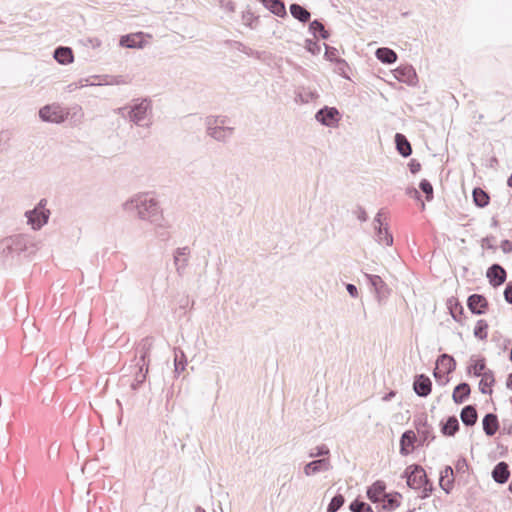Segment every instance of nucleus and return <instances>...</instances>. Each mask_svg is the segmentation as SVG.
Segmentation results:
<instances>
[{
	"label": "nucleus",
	"instance_id": "obj_63",
	"mask_svg": "<svg viewBox=\"0 0 512 512\" xmlns=\"http://www.w3.org/2000/svg\"><path fill=\"white\" fill-rule=\"evenodd\" d=\"M507 184H508V186H509V187H511V188H512V174H511V175H510V177L508 178V180H507Z\"/></svg>",
	"mask_w": 512,
	"mask_h": 512
},
{
	"label": "nucleus",
	"instance_id": "obj_61",
	"mask_svg": "<svg viewBox=\"0 0 512 512\" xmlns=\"http://www.w3.org/2000/svg\"><path fill=\"white\" fill-rule=\"evenodd\" d=\"M394 395H395V392L391 391L390 393H388V394L384 397V400H390Z\"/></svg>",
	"mask_w": 512,
	"mask_h": 512
},
{
	"label": "nucleus",
	"instance_id": "obj_15",
	"mask_svg": "<svg viewBox=\"0 0 512 512\" xmlns=\"http://www.w3.org/2000/svg\"><path fill=\"white\" fill-rule=\"evenodd\" d=\"M487 278L492 286L497 287L506 281V271L499 264L491 265L486 273Z\"/></svg>",
	"mask_w": 512,
	"mask_h": 512
},
{
	"label": "nucleus",
	"instance_id": "obj_2",
	"mask_svg": "<svg viewBox=\"0 0 512 512\" xmlns=\"http://www.w3.org/2000/svg\"><path fill=\"white\" fill-rule=\"evenodd\" d=\"M116 113L138 126L148 127L150 123L144 121L152 113L151 101L146 98L134 100L133 104L118 108Z\"/></svg>",
	"mask_w": 512,
	"mask_h": 512
},
{
	"label": "nucleus",
	"instance_id": "obj_48",
	"mask_svg": "<svg viewBox=\"0 0 512 512\" xmlns=\"http://www.w3.org/2000/svg\"><path fill=\"white\" fill-rule=\"evenodd\" d=\"M306 49L312 54H318L320 52L319 44L311 39L306 40Z\"/></svg>",
	"mask_w": 512,
	"mask_h": 512
},
{
	"label": "nucleus",
	"instance_id": "obj_26",
	"mask_svg": "<svg viewBox=\"0 0 512 512\" xmlns=\"http://www.w3.org/2000/svg\"><path fill=\"white\" fill-rule=\"evenodd\" d=\"M470 386L466 382L459 383L453 390L452 399L456 404H462L469 397Z\"/></svg>",
	"mask_w": 512,
	"mask_h": 512
},
{
	"label": "nucleus",
	"instance_id": "obj_30",
	"mask_svg": "<svg viewBox=\"0 0 512 512\" xmlns=\"http://www.w3.org/2000/svg\"><path fill=\"white\" fill-rule=\"evenodd\" d=\"M290 13L295 19L302 23L308 22L311 17L310 12L305 7L297 3H293L290 5Z\"/></svg>",
	"mask_w": 512,
	"mask_h": 512
},
{
	"label": "nucleus",
	"instance_id": "obj_62",
	"mask_svg": "<svg viewBox=\"0 0 512 512\" xmlns=\"http://www.w3.org/2000/svg\"><path fill=\"white\" fill-rule=\"evenodd\" d=\"M14 475H15V477L21 476L22 475L21 469H16L14 472Z\"/></svg>",
	"mask_w": 512,
	"mask_h": 512
},
{
	"label": "nucleus",
	"instance_id": "obj_43",
	"mask_svg": "<svg viewBox=\"0 0 512 512\" xmlns=\"http://www.w3.org/2000/svg\"><path fill=\"white\" fill-rule=\"evenodd\" d=\"M349 508L352 512H374L368 503L357 499L351 502Z\"/></svg>",
	"mask_w": 512,
	"mask_h": 512
},
{
	"label": "nucleus",
	"instance_id": "obj_8",
	"mask_svg": "<svg viewBox=\"0 0 512 512\" xmlns=\"http://www.w3.org/2000/svg\"><path fill=\"white\" fill-rule=\"evenodd\" d=\"M436 365L437 366L433 372L435 379L438 382H442V384H446L449 379L445 378V375H448L455 370V359L448 354H442L438 357Z\"/></svg>",
	"mask_w": 512,
	"mask_h": 512
},
{
	"label": "nucleus",
	"instance_id": "obj_47",
	"mask_svg": "<svg viewBox=\"0 0 512 512\" xmlns=\"http://www.w3.org/2000/svg\"><path fill=\"white\" fill-rule=\"evenodd\" d=\"M298 97L300 98L301 102L308 103L318 97L317 93L306 88H302L299 93Z\"/></svg>",
	"mask_w": 512,
	"mask_h": 512
},
{
	"label": "nucleus",
	"instance_id": "obj_1",
	"mask_svg": "<svg viewBox=\"0 0 512 512\" xmlns=\"http://www.w3.org/2000/svg\"><path fill=\"white\" fill-rule=\"evenodd\" d=\"M127 213L136 212L139 219L148 221L159 228H169L168 221L164 218L162 209L156 198L148 193H138L122 204Z\"/></svg>",
	"mask_w": 512,
	"mask_h": 512
},
{
	"label": "nucleus",
	"instance_id": "obj_17",
	"mask_svg": "<svg viewBox=\"0 0 512 512\" xmlns=\"http://www.w3.org/2000/svg\"><path fill=\"white\" fill-rule=\"evenodd\" d=\"M386 494V484L382 480L375 481L367 488V498L373 503H379Z\"/></svg>",
	"mask_w": 512,
	"mask_h": 512
},
{
	"label": "nucleus",
	"instance_id": "obj_54",
	"mask_svg": "<svg viewBox=\"0 0 512 512\" xmlns=\"http://www.w3.org/2000/svg\"><path fill=\"white\" fill-rule=\"evenodd\" d=\"M406 194H407L408 196L412 197V198L417 199V200H419V199H420V197H421V195H420L419 191H418L416 188H414V187H408V188L406 189Z\"/></svg>",
	"mask_w": 512,
	"mask_h": 512
},
{
	"label": "nucleus",
	"instance_id": "obj_36",
	"mask_svg": "<svg viewBox=\"0 0 512 512\" xmlns=\"http://www.w3.org/2000/svg\"><path fill=\"white\" fill-rule=\"evenodd\" d=\"M309 31L314 35V37H320L322 39H327L329 37V32L319 20H313L310 22Z\"/></svg>",
	"mask_w": 512,
	"mask_h": 512
},
{
	"label": "nucleus",
	"instance_id": "obj_55",
	"mask_svg": "<svg viewBox=\"0 0 512 512\" xmlns=\"http://www.w3.org/2000/svg\"><path fill=\"white\" fill-rule=\"evenodd\" d=\"M346 290L351 297H353V298L358 297V289L354 284H351V283L347 284Z\"/></svg>",
	"mask_w": 512,
	"mask_h": 512
},
{
	"label": "nucleus",
	"instance_id": "obj_11",
	"mask_svg": "<svg viewBox=\"0 0 512 512\" xmlns=\"http://www.w3.org/2000/svg\"><path fill=\"white\" fill-rule=\"evenodd\" d=\"M190 256V248L188 246L177 248L174 252V265L177 274L182 277L188 266Z\"/></svg>",
	"mask_w": 512,
	"mask_h": 512
},
{
	"label": "nucleus",
	"instance_id": "obj_31",
	"mask_svg": "<svg viewBox=\"0 0 512 512\" xmlns=\"http://www.w3.org/2000/svg\"><path fill=\"white\" fill-rule=\"evenodd\" d=\"M416 430L421 437L423 442H429L430 440L434 439V436L432 435V429L427 424L426 418L419 419L416 423Z\"/></svg>",
	"mask_w": 512,
	"mask_h": 512
},
{
	"label": "nucleus",
	"instance_id": "obj_58",
	"mask_svg": "<svg viewBox=\"0 0 512 512\" xmlns=\"http://www.w3.org/2000/svg\"><path fill=\"white\" fill-rule=\"evenodd\" d=\"M457 471H463L465 468H467V462L465 459H459L455 465Z\"/></svg>",
	"mask_w": 512,
	"mask_h": 512
},
{
	"label": "nucleus",
	"instance_id": "obj_27",
	"mask_svg": "<svg viewBox=\"0 0 512 512\" xmlns=\"http://www.w3.org/2000/svg\"><path fill=\"white\" fill-rule=\"evenodd\" d=\"M396 149L403 157H409L412 154V147L406 136L401 133L395 135Z\"/></svg>",
	"mask_w": 512,
	"mask_h": 512
},
{
	"label": "nucleus",
	"instance_id": "obj_45",
	"mask_svg": "<svg viewBox=\"0 0 512 512\" xmlns=\"http://www.w3.org/2000/svg\"><path fill=\"white\" fill-rule=\"evenodd\" d=\"M345 498L341 494L335 495L327 507V512H337L344 504Z\"/></svg>",
	"mask_w": 512,
	"mask_h": 512
},
{
	"label": "nucleus",
	"instance_id": "obj_7",
	"mask_svg": "<svg viewBox=\"0 0 512 512\" xmlns=\"http://www.w3.org/2000/svg\"><path fill=\"white\" fill-rule=\"evenodd\" d=\"M67 116L68 112L56 103L45 105L39 110V118L43 122L60 124Z\"/></svg>",
	"mask_w": 512,
	"mask_h": 512
},
{
	"label": "nucleus",
	"instance_id": "obj_41",
	"mask_svg": "<svg viewBox=\"0 0 512 512\" xmlns=\"http://www.w3.org/2000/svg\"><path fill=\"white\" fill-rule=\"evenodd\" d=\"M487 330L488 323L485 320L480 319L477 321L473 333L476 338L485 340L488 336Z\"/></svg>",
	"mask_w": 512,
	"mask_h": 512
},
{
	"label": "nucleus",
	"instance_id": "obj_59",
	"mask_svg": "<svg viewBox=\"0 0 512 512\" xmlns=\"http://www.w3.org/2000/svg\"><path fill=\"white\" fill-rule=\"evenodd\" d=\"M506 387L512 390V372L508 375L506 379Z\"/></svg>",
	"mask_w": 512,
	"mask_h": 512
},
{
	"label": "nucleus",
	"instance_id": "obj_56",
	"mask_svg": "<svg viewBox=\"0 0 512 512\" xmlns=\"http://www.w3.org/2000/svg\"><path fill=\"white\" fill-rule=\"evenodd\" d=\"M167 229H168V228H159V227L155 226L156 234H157V236H158V237H160L162 240H166V239L168 238Z\"/></svg>",
	"mask_w": 512,
	"mask_h": 512
},
{
	"label": "nucleus",
	"instance_id": "obj_16",
	"mask_svg": "<svg viewBox=\"0 0 512 512\" xmlns=\"http://www.w3.org/2000/svg\"><path fill=\"white\" fill-rule=\"evenodd\" d=\"M395 78L403 83L410 86H414L417 83V74L412 66H401L395 70Z\"/></svg>",
	"mask_w": 512,
	"mask_h": 512
},
{
	"label": "nucleus",
	"instance_id": "obj_60",
	"mask_svg": "<svg viewBox=\"0 0 512 512\" xmlns=\"http://www.w3.org/2000/svg\"><path fill=\"white\" fill-rule=\"evenodd\" d=\"M498 224H499L498 220L495 217H493L492 221H491V226L496 228V227H498Z\"/></svg>",
	"mask_w": 512,
	"mask_h": 512
},
{
	"label": "nucleus",
	"instance_id": "obj_32",
	"mask_svg": "<svg viewBox=\"0 0 512 512\" xmlns=\"http://www.w3.org/2000/svg\"><path fill=\"white\" fill-rule=\"evenodd\" d=\"M375 55L377 59L384 64H392L397 60L395 51L387 47L378 48Z\"/></svg>",
	"mask_w": 512,
	"mask_h": 512
},
{
	"label": "nucleus",
	"instance_id": "obj_19",
	"mask_svg": "<svg viewBox=\"0 0 512 512\" xmlns=\"http://www.w3.org/2000/svg\"><path fill=\"white\" fill-rule=\"evenodd\" d=\"M152 345V339L149 337H146L139 342L136 348V353L139 354L140 357L136 363L148 366V361L146 359L149 356Z\"/></svg>",
	"mask_w": 512,
	"mask_h": 512
},
{
	"label": "nucleus",
	"instance_id": "obj_6",
	"mask_svg": "<svg viewBox=\"0 0 512 512\" xmlns=\"http://www.w3.org/2000/svg\"><path fill=\"white\" fill-rule=\"evenodd\" d=\"M47 200L41 199L38 204L32 209L25 212L27 222L31 225L32 229H41L49 220L50 211L46 209Z\"/></svg>",
	"mask_w": 512,
	"mask_h": 512
},
{
	"label": "nucleus",
	"instance_id": "obj_42",
	"mask_svg": "<svg viewBox=\"0 0 512 512\" xmlns=\"http://www.w3.org/2000/svg\"><path fill=\"white\" fill-rule=\"evenodd\" d=\"M325 46V57L330 61H336L339 66H346V62L343 59L337 58V49L324 44Z\"/></svg>",
	"mask_w": 512,
	"mask_h": 512
},
{
	"label": "nucleus",
	"instance_id": "obj_52",
	"mask_svg": "<svg viewBox=\"0 0 512 512\" xmlns=\"http://www.w3.org/2000/svg\"><path fill=\"white\" fill-rule=\"evenodd\" d=\"M408 167L412 174H416L421 170V164L415 159L410 160Z\"/></svg>",
	"mask_w": 512,
	"mask_h": 512
},
{
	"label": "nucleus",
	"instance_id": "obj_37",
	"mask_svg": "<svg viewBox=\"0 0 512 512\" xmlns=\"http://www.w3.org/2000/svg\"><path fill=\"white\" fill-rule=\"evenodd\" d=\"M136 367L138 368V370L135 373L134 381L131 384V388L133 390H137L139 386L145 381L148 372V366L136 363Z\"/></svg>",
	"mask_w": 512,
	"mask_h": 512
},
{
	"label": "nucleus",
	"instance_id": "obj_12",
	"mask_svg": "<svg viewBox=\"0 0 512 512\" xmlns=\"http://www.w3.org/2000/svg\"><path fill=\"white\" fill-rule=\"evenodd\" d=\"M467 306L471 313L475 315H482L487 310L488 301L481 294H472L467 299Z\"/></svg>",
	"mask_w": 512,
	"mask_h": 512
},
{
	"label": "nucleus",
	"instance_id": "obj_24",
	"mask_svg": "<svg viewBox=\"0 0 512 512\" xmlns=\"http://www.w3.org/2000/svg\"><path fill=\"white\" fill-rule=\"evenodd\" d=\"M460 418L462 423L468 427L475 425L478 419L476 407L474 405H466L463 407Z\"/></svg>",
	"mask_w": 512,
	"mask_h": 512
},
{
	"label": "nucleus",
	"instance_id": "obj_13",
	"mask_svg": "<svg viewBox=\"0 0 512 512\" xmlns=\"http://www.w3.org/2000/svg\"><path fill=\"white\" fill-rule=\"evenodd\" d=\"M432 382L429 377L424 374L415 376L413 382V390L419 397H427L431 393Z\"/></svg>",
	"mask_w": 512,
	"mask_h": 512
},
{
	"label": "nucleus",
	"instance_id": "obj_40",
	"mask_svg": "<svg viewBox=\"0 0 512 512\" xmlns=\"http://www.w3.org/2000/svg\"><path fill=\"white\" fill-rule=\"evenodd\" d=\"M448 308L450 310V314L455 321L460 322V316L463 314V306L455 299H450L448 301Z\"/></svg>",
	"mask_w": 512,
	"mask_h": 512
},
{
	"label": "nucleus",
	"instance_id": "obj_35",
	"mask_svg": "<svg viewBox=\"0 0 512 512\" xmlns=\"http://www.w3.org/2000/svg\"><path fill=\"white\" fill-rule=\"evenodd\" d=\"M187 365V360L184 352L180 349L175 350V358H174V373L176 376H179L181 372L185 370Z\"/></svg>",
	"mask_w": 512,
	"mask_h": 512
},
{
	"label": "nucleus",
	"instance_id": "obj_9",
	"mask_svg": "<svg viewBox=\"0 0 512 512\" xmlns=\"http://www.w3.org/2000/svg\"><path fill=\"white\" fill-rule=\"evenodd\" d=\"M340 113L337 108L324 106L315 114V119L326 127H335L340 121Z\"/></svg>",
	"mask_w": 512,
	"mask_h": 512
},
{
	"label": "nucleus",
	"instance_id": "obj_23",
	"mask_svg": "<svg viewBox=\"0 0 512 512\" xmlns=\"http://www.w3.org/2000/svg\"><path fill=\"white\" fill-rule=\"evenodd\" d=\"M454 473L451 466H445L440 472L439 485L446 492L449 493L453 488Z\"/></svg>",
	"mask_w": 512,
	"mask_h": 512
},
{
	"label": "nucleus",
	"instance_id": "obj_44",
	"mask_svg": "<svg viewBox=\"0 0 512 512\" xmlns=\"http://www.w3.org/2000/svg\"><path fill=\"white\" fill-rule=\"evenodd\" d=\"M419 189L425 194L427 201H431L434 197L433 186L427 179H422L419 183Z\"/></svg>",
	"mask_w": 512,
	"mask_h": 512
},
{
	"label": "nucleus",
	"instance_id": "obj_39",
	"mask_svg": "<svg viewBox=\"0 0 512 512\" xmlns=\"http://www.w3.org/2000/svg\"><path fill=\"white\" fill-rule=\"evenodd\" d=\"M486 371V363L484 358L475 360L474 363L468 366V373L473 374L476 377L482 376Z\"/></svg>",
	"mask_w": 512,
	"mask_h": 512
},
{
	"label": "nucleus",
	"instance_id": "obj_4",
	"mask_svg": "<svg viewBox=\"0 0 512 512\" xmlns=\"http://www.w3.org/2000/svg\"><path fill=\"white\" fill-rule=\"evenodd\" d=\"M225 117L210 116L206 118V133L218 142L226 143L232 137L234 128L224 126Z\"/></svg>",
	"mask_w": 512,
	"mask_h": 512
},
{
	"label": "nucleus",
	"instance_id": "obj_57",
	"mask_svg": "<svg viewBox=\"0 0 512 512\" xmlns=\"http://www.w3.org/2000/svg\"><path fill=\"white\" fill-rule=\"evenodd\" d=\"M501 248L504 253H510L512 251V243L509 240H504L501 244Z\"/></svg>",
	"mask_w": 512,
	"mask_h": 512
},
{
	"label": "nucleus",
	"instance_id": "obj_46",
	"mask_svg": "<svg viewBox=\"0 0 512 512\" xmlns=\"http://www.w3.org/2000/svg\"><path fill=\"white\" fill-rule=\"evenodd\" d=\"M329 454H330V450L324 444L316 446L315 448H312L309 451V457H311V458L323 457V456H327Z\"/></svg>",
	"mask_w": 512,
	"mask_h": 512
},
{
	"label": "nucleus",
	"instance_id": "obj_64",
	"mask_svg": "<svg viewBox=\"0 0 512 512\" xmlns=\"http://www.w3.org/2000/svg\"><path fill=\"white\" fill-rule=\"evenodd\" d=\"M195 512H206L204 509H202L201 507H197L195 509Z\"/></svg>",
	"mask_w": 512,
	"mask_h": 512
},
{
	"label": "nucleus",
	"instance_id": "obj_29",
	"mask_svg": "<svg viewBox=\"0 0 512 512\" xmlns=\"http://www.w3.org/2000/svg\"><path fill=\"white\" fill-rule=\"evenodd\" d=\"M481 380L479 382V390L482 394H492L491 386L495 383L494 372L488 369L481 376Z\"/></svg>",
	"mask_w": 512,
	"mask_h": 512
},
{
	"label": "nucleus",
	"instance_id": "obj_51",
	"mask_svg": "<svg viewBox=\"0 0 512 512\" xmlns=\"http://www.w3.org/2000/svg\"><path fill=\"white\" fill-rule=\"evenodd\" d=\"M127 82L123 79L122 76H114L110 77V80H106L104 82L105 85H122L126 84Z\"/></svg>",
	"mask_w": 512,
	"mask_h": 512
},
{
	"label": "nucleus",
	"instance_id": "obj_33",
	"mask_svg": "<svg viewBox=\"0 0 512 512\" xmlns=\"http://www.w3.org/2000/svg\"><path fill=\"white\" fill-rule=\"evenodd\" d=\"M473 202L479 208H484L489 204V194L482 188H474L472 192Z\"/></svg>",
	"mask_w": 512,
	"mask_h": 512
},
{
	"label": "nucleus",
	"instance_id": "obj_34",
	"mask_svg": "<svg viewBox=\"0 0 512 512\" xmlns=\"http://www.w3.org/2000/svg\"><path fill=\"white\" fill-rule=\"evenodd\" d=\"M459 430V422L455 416H450L441 427V432L446 436H454Z\"/></svg>",
	"mask_w": 512,
	"mask_h": 512
},
{
	"label": "nucleus",
	"instance_id": "obj_18",
	"mask_svg": "<svg viewBox=\"0 0 512 512\" xmlns=\"http://www.w3.org/2000/svg\"><path fill=\"white\" fill-rule=\"evenodd\" d=\"M510 477L509 466L506 462L501 461L495 465L492 470V478L496 483L504 484Z\"/></svg>",
	"mask_w": 512,
	"mask_h": 512
},
{
	"label": "nucleus",
	"instance_id": "obj_21",
	"mask_svg": "<svg viewBox=\"0 0 512 512\" xmlns=\"http://www.w3.org/2000/svg\"><path fill=\"white\" fill-rule=\"evenodd\" d=\"M143 36L142 32L135 34H127L120 38V46L126 48H143L144 41L141 39Z\"/></svg>",
	"mask_w": 512,
	"mask_h": 512
},
{
	"label": "nucleus",
	"instance_id": "obj_20",
	"mask_svg": "<svg viewBox=\"0 0 512 512\" xmlns=\"http://www.w3.org/2000/svg\"><path fill=\"white\" fill-rule=\"evenodd\" d=\"M54 59L61 65H67L74 61L73 50L67 46H59L53 52Z\"/></svg>",
	"mask_w": 512,
	"mask_h": 512
},
{
	"label": "nucleus",
	"instance_id": "obj_22",
	"mask_svg": "<svg viewBox=\"0 0 512 512\" xmlns=\"http://www.w3.org/2000/svg\"><path fill=\"white\" fill-rule=\"evenodd\" d=\"M483 430L487 436H493L499 429L498 417L494 413H488L482 420Z\"/></svg>",
	"mask_w": 512,
	"mask_h": 512
},
{
	"label": "nucleus",
	"instance_id": "obj_10",
	"mask_svg": "<svg viewBox=\"0 0 512 512\" xmlns=\"http://www.w3.org/2000/svg\"><path fill=\"white\" fill-rule=\"evenodd\" d=\"M364 276L370 283V285L373 287L378 302L382 303L388 297L389 294V288L387 284L382 280V278L379 275L364 273Z\"/></svg>",
	"mask_w": 512,
	"mask_h": 512
},
{
	"label": "nucleus",
	"instance_id": "obj_53",
	"mask_svg": "<svg viewBox=\"0 0 512 512\" xmlns=\"http://www.w3.org/2000/svg\"><path fill=\"white\" fill-rule=\"evenodd\" d=\"M504 298L509 304H512V282H509L506 285L504 290Z\"/></svg>",
	"mask_w": 512,
	"mask_h": 512
},
{
	"label": "nucleus",
	"instance_id": "obj_28",
	"mask_svg": "<svg viewBox=\"0 0 512 512\" xmlns=\"http://www.w3.org/2000/svg\"><path fill=\"white\" fill-rule=\"evenodd\" d=\"M415 441V433L411 430L405 431L400 439V453L402 455H408L411 451L410 448H413Z\"/></svg>",
	"mask_w": 512,
	"mask_h": 512
},
{
	"label": "nucleus",
	"instance_id": "obj_25",
	"mask_svg": "<svg viewBox=\"0 0 512 512\" xmlns=\"http://www.w3.org/2000/svg\"><path fill=\"white\" fill-rule=\"evenodd\" d=\"M399 498H401V494L398 492L386 493L385 497L379 502L382 510L386 512L395 510L400 505Z\"/></svg>",
	"mask_w": 512,
	"mask_h": 512
},
{
	"label": "nucleus",
	"instance_id": "obj_38",
	"mask_svg": "<svg viewBox=\"0 0 512 512\" xmlns=\"http://www.w3.org/2000/svg\"><path fill=\"white\" fill-rule=\"evenodd\" d=\"M375 238L379 244L391 246L393 244V236L388 231V228L375 230Z\"/></svg>",
	"mask_w": 512,
	"mask_h": 512
},
{
	"label": "nucleus",
	"instance_id": "obj_14",
	"mask_svg": "<svg viewBox=\"0 0 512 512\" xmlns=\"http://www.w3.org/2000/svg\"><path fill=\"white\" fill-rule=\"evenodd\" d=\"M331 469V464L328 458H320L307 463L304 466L303 472L306 476H312L320 472H325Z\"/></svg>",
	"mask_w": 512,
	"mask_h": 512
},
{
	"label": "nucleus",
	"instance_id": "obj_3",
	"mask_svg": "<svg viewBox=\"0 0 512 512\" xmlns=\"http://www.w3.org/2000/svg\"><path fill=\"white\" fill-rule=\"evenodd\" d=\"M407 485L412 489H421V498H427L433 491V486L429 482L425 470L419 465H410L405 469Z\"/></svg>",
	"mask_w": 512,
	"mask_h": 512
},
{
	"label": "nucleus",
	"instance_id": "obj_49",
	"mask_svg": "<svg viewBox=\"0 0 512 512\" xmlns=\"http://www.w3.org/2000/svg\"><path fill=\"white\" fill-rule=\"evenodd\" d=\"M383 214H384L383 209L379 210L378 213L376 214V216L374 218V229L375 230L384 229L385 227H387V225L384 226V224L382 222Z\"/></svg>",
	"mask_w": 512,
	"mask_h": 512
},
{
	"label": "nucleus",
	"instance_id": "obj_50",
	"mask_svg": "<svg viewBox=\"0 0 512 512\" xmlns=\"http://www.w3.org/2000/svg\"><path fill=\"white\" fill-rule=\"evenodd\" d=\"M354 214L361 222H366L368 219L367 213L362 206H357L356 210L354 211Z\"/></svg>",
	"mask_w": 512,
	"mask_h": 512
},
{
	"label": "nucleus",
	"instance_id": "obj_5",
	"mask_svg": "<svg viewBox=\"0 0 512 512\" xmlns=\"http://www.w3.org/2000/svg\"><path fill=\"white\" fill-rule=\"evenodd\" d=\"M26 248V240L21 235H15L0 240V261L5 262L19 255Z\"/></svg>",
	"mask_w": 512,
	"mask_h": 512
}]
</instances>
